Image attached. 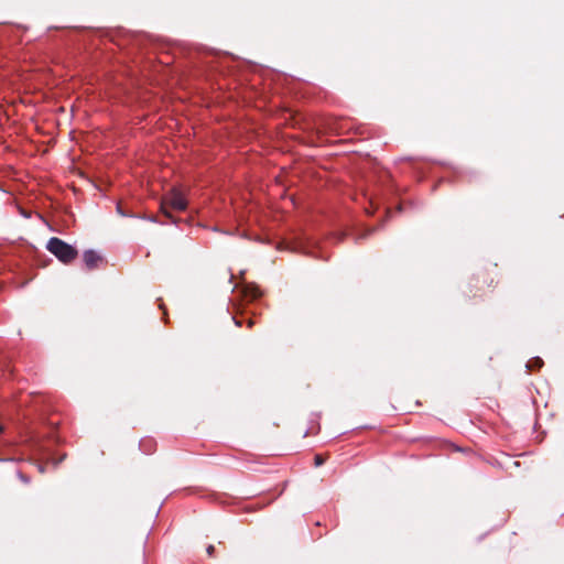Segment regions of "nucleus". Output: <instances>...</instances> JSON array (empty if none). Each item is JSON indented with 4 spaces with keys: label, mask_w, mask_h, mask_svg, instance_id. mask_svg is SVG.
Returning <instances> with one entry per match:
<instances>
[{
    "label": "nucleus",
    "mask_w": 564,
    "mask_h": 564,
    "mask_svg": "<svg viewBox=\"0 0 564 564\" xmlns=\"http://www.w3.org/2000/svg\"><path fill=\"white\" fill-rule=\"evenodd\" d=\"M46 249L54 254L61 262L68 264L77 258L78 251L75 247L64 240L52 237L46 243Z\"/></svg>",
    "instance_id": "nucleus-1"
},
{
    "label": "nucleus",
    "mask_w": 564,
    "mask_h": 564,
    "mask_svg": "<svg viewBox=\"0 0 564 564\" xmlns=\"http://www.w3.org/2000/svg\"><path fill=\"white\" fill-rule=\"evenodd\" d=\"M187 207V202L177 188H173L163 199L162 202V210L166 217L171 219L172 223H176V219L170 214L169 208L183 212Z\"/></svg>",
    "instance_id": "nucleus-2"
},
{
    "label": "nucleus",
    "mask_w": 564,
    "mask_h": 564,
    "mask_svg": "<svg viewBox=\"0 0 564 564\" xmlns=\"http://www.w3.org/2000/svg\"><path fill=\"white\" fill-rule=\"evenodd\" d=\"M84 263L88 270H93L97 267L101 260L100 256L94 250H86L83 256Z\"/></svg>",
    "instance_id": "nucleus-3"
},
{
    "label": "nucleus",
    "mask_w": 564,
    "mask_h": 564,
    "mask_svg": "<svg viewBox=\"0 0 564 564\" xmlns=\"http://www.w3.org/2000/svg\"><path fill=\"white\" fill-rule=\"evenodd\" d=\"M544 362L540 357H533L527 362L525 368L528 372H531L534 370H539L540 368H542Z\"/></svg>",
    "instance_id": "nucleus-4"
},
{
    "label": "nucleus",
    "mask_w": 564,
    "mask_h": 564,
    "mask_svg": "<svg viewBox=\"0 0 564 564\" xmlns=\"http://www.w3.org/2000/svg\"><path fill=\"white\" fill-rule=\"evenodd\" d=\"M153 447H154V444H153L152 440H150V438L142 440L140 442V449L147 454L152 453Z\"/></svg>",
    "instance_id": "nucleus-5"
},
{
    "label": "nucleus",
    "mask_w": 564,
    "mask_h": 564,
    "mask_svg": "<svg viewBox=\"0 0 564 564\" xmlns=\"http://www.w3.org/2000/svg\"><path fill=\"white\" fill-rule=\"evenodd\" d=\"M246 296L254 300L261 295V292L258 286H248L245 290Z\"/></svg>",
    "instance_id": "nucleus-6"
},
{
    "label": "nucleus",
    "mask_w": 564,
    "mask_h": 564,
    "mask_svg": "<svg viewBox=\"0 0 564 564\" xmlns=\"http://www.w3.org/2000/svg\"><path fill=\"white\" fill-rule=\"evenodd\" d=\"M117 213L122 217H132L131 214L123 212L120 205H117Z\"/></svg>",
    "instance_id": "nucleus-7"
},
{
    "label": "nucleus",
    "mask_w": 564,
    "mask_h": 564,
    "mask_svg": "<svg viewBox=\"0 0 564 564\" xmlns=\"http://www.w3.org/2000/svg\"><path fill=\"white\" fill-rule=\"evenodd\" d=\"M314 460L316 466H321L324 464V458L322 457V455H315Z\"/></svg>",
    "instance_id": "nucleus-8"
},
{
    "label": "nucleus",
    "mask_w": 564,
    "mask_h": 564,
    "mask_svg": "<svg viewBox=\"0 0 564 564\" xmlns=\"http://www.w3.org/2000/svg\"><path fill=\"white\" fill-rule=\"evenodd\" d=\"M18 476H19V478H20L23 482H25V484H29V482H30V478H29V477H26L25 475H23L21 471H18Z\"/></svg>",
    "instance_id": "nucleus-9"
},
{
    "label": "nucleus",
    "mask_w": 564,
    "mask_h": 564,
    "mask_svg": "<svg viewBox=\"0 0 564 564\" xmlns=\"http://www.w3.org/2000/svg\"><path fill=\"white\" fill-rule=\"evenodd\" d=\"M214 550H215V547H214L213 545H209V546L207 547V553H208V555H212V554H213V552H214Z\"/></svg>",
    "instance_id": "nucleus-10"
},
{
    "label": "nucleus",
    "mask_w": 564,
    "mask_h": 564,
    "mask_svg": "<svg viewBox=\"0 0 564 564\" xmlns=\"http://www.w3.org/2000/svg\"><path fill=\"white\" fill-rule=\"evenodd\" d=\"M39 470H40V473H44V466L39 465Z\"/></svg>",
    "instance_id": "nucleus-11"
},
{
    "label": "nucleus",
    "mask_w": 564,
    "mask_h": 564,
    "mask_svg": "<svg viewBox=\"0 0 564 564\" xmlns=\"http://www.w3.org/2000/svg\"><path fill=\"white\" fill-rule=\"evenodd\" d=\"M232 319L235 321L236 325L240 326V322L237 321L235 317H232Z\"/></svg>",
    "instance_id": "nucleus-12"
},
{
    "label": "nucleus",
    "mask_w": 564,
    "mask_h": 564,
    "mask_svg": "<svg viewBox=\"0 0 564 564\" xmlns=\"http://www.w3.org/2000/svg\"><path fill=\"white\" fill-rule=\"evenodd\" d=\"M252 324H253V322H252L251 319H249V322H248V326H249V327H251V326H252Z\"/></svg>",
    "instance_id": "nucleus-13"
},
{
    "label": "nucleus",
    "mask_w": 564,
    "mask_h": 564,
    "mask_svg": "<svg viewBox=\"0 0 564 564\" xmlns=\"http://www.w3.org/2000/svg\"><path fill=\"white\" fill-rule=\"evenodd\" d=\"M2 431H3V426H2V425H0V433H1Z\"/></svg>",
    "instance_id": "nucleus-14"
}]
</instances>
